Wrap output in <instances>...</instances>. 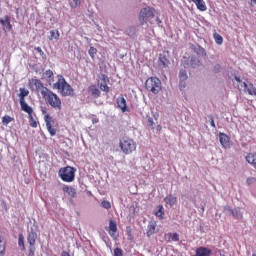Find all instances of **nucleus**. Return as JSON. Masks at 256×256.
<instances>
[{
  "instance_id": "1",
  "label": "nucleus",
  "mask_w": 256,
  "mask_h": 256,
  "mask_svg": "<svg viewBox=\"0 0 256 256\" xmlns=\"http://www.w3.org/2000/svg\"><path fill=\"white\" fill-rule=\"evenodd\" d=\"M42 99H44L45 103L55 111H61L63 109V102L61 101V98L57 93L51 91V89L42 96Z\"/></svg>"
},
{
  "instance_id": "2",
  "label": "nucleus",
  "mask_w": 256,
  "mask_h": 256,
  "mask_svg": "<svg viewBox=\"0 0 256 256\" xmlns=\"http://www.w3.org/2000/svg\"><path fill=\"white\" fill-rule=\"evenodd\" d=\"M54 89H57L62 97H73L75 95V90L63 76H60L58 81L54 83Z\"/></svg>"
},
{
  "instance_id": "3",
  "label": "nucleus",
  "mask_w": 256,
  "mask_h": 256,
  "mask_svg": "<svg viewBox=\"0 0 256 256\" xmlns=\"http://www.w3.org/2000/svg\"><path fill=\"white\" fill-rule=\"evenodd\" d=\"M41 113L44 116V121L46 123V129L51 137H55L57 135V125L55 124V119L49 111H47V107H41Z\"/></svg>"
},
{
  "instance_id": "4",
  "label": "nucleus",
  "mask_w": 256,
  "mask_h": 256,
  "mask_svg": "<svg viewBox=\"0 0 256 256\" xmlns=\"http://www.w3.org/2000/svg\"><path fill=\"white\" fill-rule=\"evenodd\" d=\"M119 147L124 155H131L137 151V142L133 138L123 137L119 142Z\"/></svg>"
},
{
  "instance_id": "5",
  "label": "nucleus",
  "mask_w": 256,
  "mask_h": 256,
  "mask_svg": "<svg viewBox=\"0 0 256 256\" xmlns=\"http://www.w3.org/2000/svg\"><path fill=\"white\" fill-rule=\"evenodd\" d=\"M75 171L77 170L74 167L66 166L60 168L58 175L65 183H73L75 181Z\"/></svg>"
},
{
  "instance_id": "6",
  "label": "nucleus",
  "mask_w": 256,
  "mask_h": 256,
  "mask_svg": "<svg viewBox=\"0 0 256 256\" xmlns=\"http://www.w3.org/2000/svg\"><path fill=\"white\" fill-rule=\"evenodd\" d=\"M145 87L147 91H150L153 95H157L161 91V80L157 77H150L146 80Z\"/></svg>"
},
{
  "instance_id": "7",
  "label": "nucleus",
  "mask_w": 256,
  "mask_h": 256,
  "mask_svg": "<svg viewBox=\"0 0 256 256\" xmlns=\"http://www.w3.org/2000/svg\"><path fill=\"white\" fill-rule=\"evenodd\" d=\"M235 81L239 83L238 89L241 91L243 89L244 93H248V95H251L252 97H256V87L251 82H243L241 78L238 76L234 77Z\"/></svg>"
},
{
  "instance_id": "8",
  "label": "nucleus",
  "mask_w": 256,
  "mask_h": 256,
  "mask_svg": "<svg viewBox=\"0 0 256 256\" xmlns=\"http://www.w3.org/2000/svg\"><path fill=\"white\" fill-rule=\"evenodd\" d=\"M154 17H155V8L146 7L140 11L138 19L141 25H145V23L149 21V19H153Z\"/></svg>"
},
{
  "instance_id": "9",
  "label": "nucleus",
  "mask_w": 256,
  "mask_h": 256,
  "mask_svg": "<svg viewBox=\"0 0 256 256\" xmlns=\"http://www.w3.org/2000/svg\"><path fill=\"white\" fill-rule=\"evenodd\" d=\"M19 92L20 93L18 94V97L21 106V111L31 108V106H29V104L25 102V97L29 96V91L27 90V88H20Z\"/></svg>"
},
{
  "instance_id": "10",
  "label": "nucleus",
  "mask_w": 256,
  "mask_h": 256,
  "mask_svg": "<svg viewBox=\"0 0 256 256\" xmlns=\"http://www.w3.org/2000/svg\"><path fill=\"white\" fill-rule=\"evenodd\" d=\"M30 83L32 85H34L37 93H40L41 96L43 97L46 92L49 90V88L45 87V85H43V82L40 79H31Z\"/></svg>"
},
{
  "instance_id": "11",
  "label": "nucleus",
  "mask_w": 256,
  "mask_h": 256,
  "mask_svg": "<svg viewBox=\"0 0 256 256\" xmlns=\"http://www.w3.org/2000/svg\"><path fill=\"white\" fill-rule=\"evenodd\" d=\"M101 81V83H98L100 90L104 93H109V91H111V89L109 88V77H107V75L105 74H102Z\"/></svg>"
},
{
  "instance_id": "12",
  "label": "nucleus",
  "mask_w": 256,
  "mask_h": 256,
  "mask_svg": "<svg viewBox=\"0 0 256 256\" xmlns=\"http://www.w3.org/2000/svg\"><path fill=\"white\" fill-rule=\"evenodd\" d=\"M219 141L224 149L231 147V138L223 132L219 133Z\"/></svg>"
},
{
  "instance_id": "13",
  "label": "nucleus",
  "mask_w": 256,
  "mask_h": 256,
  "mask_svg": "<svg viewBox=\"0 0 256 256\" xmlns=\"http://www.w3.org/2000/svg\"><path fill=\"white\" fill-rule=\"evenodd\" d=\"M24 113H27L28 119L30 121V127H33L34 129H37V125H39V122L33 118V108L30 107L27 110H22Z\"/></svg>"
},
{
  "instance_id": "14",
  "label": "nucleus",
  "mask_w": 256,
  "mask_h": 256,
  "mask_svg": "<svg viewBox=\"0 0 256 256\" xmlns=\"http://www.w3.org/2000/svg\"><path fill=\"white\" fill-rule=\"evenodd\" d=\"M0 23L3 26V31L5 33H9L13 29V26L11 25V18L9 16H5L4 19H0Z\"/></svg>"
},
{
  "instance_id": "15",
  "label": "nucleus",
  "mask_w": 256,
  "mask_h": 256,
  "mask_svg": "<svg viewBox=\"0 0 256 256\" xmlns=\"http://www.w3.org/2000/svg\"><path fill=\"white\" fill-rule=\"evenodd\" d=\"M117 105H118L119 109H121L122 113L129 112V108L127 107V100H125L124 97H120L117 100Z\"/></svg>"
},
{
  "instance_id": "16",
  "label": "nucleus",
  "mask_w": 256,
  "mask_h": 256,
  "mask_svg": "<svg viewBox=\"0 0 256 256\" xmlns=\"http://www.w3.org/2000/svg\"><path fill=\"white\" fill-rule=\"evenodd\" d=\"M159 230H157V222H150L148 224V230L146 232L147 237H151L152 235H155Z\"/></svg>"
},
{
  "instance_id": "17",
  "label": "nucleus",
  "mask_w": 256,
  "mask_h": 256,
  "mask_svg": "<svg viewBox=\"0 0 256 256\" xmlns=\"http://www.w3.org/2000/svg\"><path fill=\"white\" fill-rule=\"evenodd\" d=\"M115 233H117V222L114 220L109 221V235L111 237H115Z\"/></svg>"
},
{
  "instance_id": "18",
  "label": "nucleus",
  "mask_w": 256,
  "mask_h": 256,
  "mask_svg": "<svg viewBox=\"0 0 256 256\" xmlns=\"http://www.w3.org/2000/svg\"><path fill=\"white\" fill-rule=\"evenodd\" d=\"M165 241L171 243V241H179V234L177 233H167L164 235Z\"/></svg>"
},
{
  "instance_id": "19",
  "label": "nucleus",
  "mask_w": 256,
  "mask_h": 256,
  "mask_svg": "<svg viewBox=\"0 0 256 256\" xmlns=\"http://www.w3.org/2000/svg\"><path fill=\"white\" fill-rule=\"evenodd\" d=\"M189 59L190 62L188 63V65L192 67V69H195V67H199V65H201V61L199 60V58H197V56H190Z\"/></svg>"
},
{
  "instance_id": "20",
  "label": "nucleus",
  "mask_w": 256,
  "mask_h": 256,
  "mask_svg": "<svg viewBox=\"0 0 256 256\" xmlns=\"http://www.w3.org/2000/svg\"><path fill=\"white\" fill-rule=\"evenodd\" d=\"M27 241L29 245H35V243H37V232H29L27 236Z\"/></svg>"
},
{
  "instance_id": "21",
  "label": "nucleus",
  "mask_w": 256,
  "mask_h": 256,
  "mask_svg": "<svg viewBox=\"0 0 256 256\" xmlns=\"http://www.w3.org/2000/svg\"><path fill=\"white\" fill-rule=\"evenodd\" d=\"M246 161L247 163H249L250 165H252V167H254V169H256V153H249L246 156Z\"/></svg>"
},
{
  "instance_id": "22",
  "label": "nucleus",
  "mask_w": 256,
  "mask_h": 256,
  "mask_svg": "<svg viewBox=\"0 0 256 256\" xmlns=\"http://www.w3.org/2000/svg\"><path fill=\"white\" fill-rule=\"evenodd\" d=\"M164 201L167 205H170V207H173V205H175V203H177V197L169 194L164 198Z\"/></svg>"
},
{
  "instance_id": "23",
  "label": "nucleus",
  "mask_w": 256,
  "mask_h": 256,
  "mask_svg": "<svg viewBox=\"0 0 256 256\" xmlns=\"http://www.w3.org/2000/svg\"><path fill=\"white\" fill-rule=\"evenodd\" d=\"M64 193H67L70 197H77V191L73 187H69L68 185L63 187Z\"/></svg>"
},
{
  "instance_id": "24",
  "label": "nucleus",
  "mask_w": 256,
  "mask_h": 256,
  "mask_svg": "<svg viewBox=\"0 0 256 256\" xmlns=\"http://www.w3.org/2000/svg\"><path fill=\"white\" fill-rule=\"evenodd\" d=\"M89 90L92 93V97H94L95 99L101 97V90H99V88H97L95 85L90 86Z\"/></svg>"
},
{
  "instance_id": "25",
  "label": "nucleus",
  "mask_w": 256,
  "mask_h": 256,
  "mask_svg": "<svg viewBox=\"0 0 256 256\" xmlns=\"http://www.w3.org/2000/svg\"><path fill=\"white\" fill-rule=\"evenodd\" d=\"M59 37H61V34L59 33V30H51L50 31V36L48 37L49 41H53V39H55V41H59Z\"/></svg>"
},
{
  "instance_id": "26",
  "label": "nucleus",
  "mask_w": 256,
  "mask_h": 256,
  "mask_svg": "<svg viewBox=\"0 0 256 256\" xmlns=\"http://www.w3.org/2000/svg\"><path fill=\"white\" fill-rule=\"evenodd\" d=\"M194 4L196 5V7L199 11H205L207 9V5L205 4V0H196L194 2Z\"/></svg>"
},
{
  "instance_id": "27",
  "label": "nucleus",
  "mask_w": 256,
  "mask_h": 256,
  "mask_svg": "<svg viewBox=\"0 0 256 256\" xmlns=\"http://www.w3.org/2000/svg\"><path fill=\"white\" fill-rule=\"evenodd\" d=\"M194 52H196V54L199 55L200 57H205L207 55V52H205V48L201 46H195Z\"/></svg>"
},
{
  "instance_id": "28",
  "label": "nucleus",
  "mask_w": 256,
  "mask_h": 256,
  "mask_svg": "<svg viewBox=\"0 0 256 256\" xmlns=\"http://www.w3.org/2000/svg\"><path fill=\"white\" fill-rule=\"evenodd\" d=\"M169 59L167 57L160 55L159 57V65L162 67H169Z\"/></svg>"
},
{
  "instance_id": "29",
  "label": "nucleus",
  "mask_w": 256,
  "mask_h": 256,
  "mask_svg": "<svg viewBox=\"0 0 256 256\" xmlns=\"http://www.w3.org/2000/svg\"><path fill=\"white\" fill-rule=\"evenodd\" d=\"M155 215L156 217H159V219H163V215H165L163 205L158 206V211L155 212Z\"/></svg>"
},
{
  "instance_id": "30",
  "label": "nucleus",
  "mask_w": 256,
  "mask_h": 256,
  "mask_svg": "<svg viewBox=\"0 0 256 256\" xmlns=\"http://www.w3.org/2000/svg\"><path fill=\"white\" fill-rule=\"evenodd\" d=\"M18 245L22 247V251H25V238H23V234H20L18 237Z\"/></svg>"
},
{
  "instance_id": "31",
  "label": "nucleus",
  "mask_w": 256,
  "mask_h": 256,
  "mask_svg": "<svg viewBox=\"0 0 256 256\" xmlns=\"http://www.w3.org/2000/svg\"><path fill=\"white\" fill-rule=\"evenodd\" d=\"M179 79H180V81H187V79H188L187 70H180Z\"/></svg>"
},
{
  "instance_id": "32",
  "label": "nucleus",
  "mask_w": 256,
  "mask_h": 256,
  "mask_svg": "<svg viewBox=\"0 0 256 256\" xmlns=\"http://www.w3.org/2000/svg\"><path fill=\"white\" fill-rule=\"evenodd\" d=\"M44 75H45L46 79H48V81H53V79L55 77L52 70H46Z\"/></svg>"
},
{
  "instance_id": "33",
  "label": "nucleus",
  "mask_w": 256,
  "mask_h": 256,
  "mask_svg": "<svg viewBox=\"0 0 256 256\" xmlns=\"http://www.w3.org/2000/svg\"><path fill=\"white\" fill-rule=\"evenodd\" d=\"M214 39L217 43V45H223V36H221V34H214Z\"/></svg>"
},
{
  "instance_id": "34",
  "label": "nucleus",
  "mask_w": 256,
  "mask_h": 256,
  "mask_svg": "<svg viewBox=\"0 0 256 256\" xmlns=\"http://www.w3.org/2000/svg\"><path fill=\"white\" fill-rule=\"evenodd\" d=\"M11 121H13V118L9 115H5L4 117H2L3 125H9V123H11Z\"/></svg>"
},
{
  "instance_id": "35",
  "label": "nucleus",
  "mask_w": 256,
  "mask_h": 256,
  "mask_svg": "<svg viewBox=\"0 0 256 256\" xmlns=\"http://www.w3.org/2000/svg\"><path fill=\"white\" fill-rule=\"evenodd\" d=\"M79 5H81V0H71L70 2V6L72 7V9H77Z\"/></svg>"
},
{
  "instance_id": "36",
  "label": "nucleus",
  "mask_w": 256,
  "mask_h": 256,
  "mask_svg": "<svg viewBox=\"0 0 256 256\" xmlns=\"http://www.w3.org/2000/svg\"><path fill=\"white\" fill-rule=\"evenodd\" d=\"M231 213L233 217H242L241 208H235L234 210H231Z\"/></svg>"
},
{
  "instance_id": "37",
  "label": "nucleus",
  "mask_w": 256,
  "mask_h": 256,
  "mask_svg": "<svg viewBox=\"0 0 256 256\" xmlns=\"http://www.w3.org/2000/svg\"><path fill=\"white\" fill-rule=\"evenodd\" d=\"M88 53L92 59L97 55V48L91 46L90 49L88 50Z\"/></svg>"
},
{
  "instance_id": "38",
  "label": "nucleus",
  "mask_w": 256,
  "mask_h": 256,
  "mask_svg": "<svg viewBox=\"0 0 256 256\" xmlns=\"http://www.w3.org/2000/svg\"><path fill=\"white\" fill-rule=\"evenodd\" d=\"M101 206L104 208V209H111V202L107 201V200H103L101 202Z\"/></svg>"
},
{
  "instance_id": "39",
  "label": "nucleus",
  "mask_w": 256,
  "mask_h": 256,
  "mask_svg": "<svg viewBox=\"0 0 256 256\" xmlns=\"http://www.w3.org/2000/svg\"><path fill=\"white\" fill-rule=\"evenodd\" d=\"M35 255V244H29V252L28 256H34Z\"/></svg>"
},
{
  "instance_id": "40",
  "label": "nucleus",
  "mask_w": 256,
  "mask_h": 256,
  "mask_svg": "<svg viewBox=\"0 0 256 256\" xmlns=\"http://www.w3.org/2000/svg\"><path fill=\"white\" fill-rule=\"evenodd\" d=\"M147 123H148L149 127H151L152 129H155V122L153 121V118L149 117L147 119Z\"/></svg>"
},
{
  "instance_id": "41",
  "label": "nucleus",
  "mask_w": 256,
  "mask_h": 256,
  "mask_svg": "<svg viewBox=\"0 0 256 256\" xmlns=\"http://www.w3.org/2000/svg\"><path fill=\"white\" fill-rule=\"evenodd\" d=\"M256 182V178L255 177H248L246 180V184L247 185H253V183Z\"/></svg>"
},
{
  "instance_id": "42",
  "label": "nucleus",
  "mask_w": 256,
  "mask_h": 256,
  "mask_svg": "<svg viewBox=\"0 0 256 256\" xmlns=\"http://www.w3.org/2000/svg\"><path fill=\"white\" fill-rule=\"evenodd\" d=\"M114 256H123V250H121V248H115Z\"/></svg>"
},
{
  "instance_id": "43",
  "label": "nucleus",
  "mask_w": 256,
  "mask_h": 256,
  "mask_svg": "<svg viewBox=\"0 0 256 256\" xmlns=\"http://www.w3.org/2000/svg\"><path fill=\"white\" fill-rule=\"evenodd\" d=\"M135 33V27H129L127 29V34L131 37Z\"/></svg>"
},
{
  "instance_id": "44",
  "label": "nucleus",
  "mask_w": 256,
  "mask_h": 256,
  "mask_svg": "<svg viewBox=\"0 0 256 256\" xmlns=\"http://www.w3.org/2000/svg\"><path fill=\"white\" fill-rule=\"evenodd\" d=\"M214 73H220L221 72V65L216 64L213 68Z\"/></svg>"
},
{
  "instance_id": "45",
  "label": "nucleus",
  "mask_w": 256,
  "mask_h": 256,
  "mask_svg": "<svg viewBox=\"0 0 256 256\" xmlns=\"http://www.w3.org/2000/svg\"><path fill=\"white\" fill-rule=\"evenodd\" d=\"M185 87H186L185 80H180V83H179L180 91H183Z\"/></svg>"
},
{
  "instance_id": "46",
  "label": "nucleus",
  "mask_w": 256,
  "mask_h": 256,
  "mask_svg": "<svg viewBox=\"0 0 256 256\" xmlns=\"http://www.w3.org/2000/svg\"><path fill=\"white\" fill-rule=\"evenodd\" d=\"M35 51H37V53H39V55L41 57H43V55H45V52H43V49H41V47H36Z\"/></svg>"
},
{
  "instance_id": "47",
  "label": "nucleus",
  "mask_w": 256,
  "mask_h": 256,
  "mask_svg": "<svg viewBox=\"0 0 256 256\" xmlns=\"http://www.w3.org/2000/svg\"><path fill=\"white\" fill-rule=\"evenodd\" d=\"M126 233L129 237H132V234H131V227H127L126 228Z\"/></svg>"
},
{
  "instance_id": "48",
  "label": "nucleus",
  "mask_w": 256,
  "mask_h": 256,
  "mask_svg": "<svg viewBox=\"0 0 256 256\" xmlns=\"http://www.w3.org/2000/svg\"><path fill=\"white\" fill-rule=\"evenodd\" d=\"M210 125H211V127H213L214 129L217 127V126L215 125V120H214L213 118H211Z\"/></svg>"
},
{
  "instance_id": "49",
  "label": "nucleus",
  "mask_w": 256,
  "mask_h": 256,
  "mask_svg": "<svg viewBox=\"0 0 256 256\" xmlns=\"http://www.w3.org/2000/svg\"><path fill=\"white\" fill-rule=\"evenodd\" d=\"M154 118L157 120L159 119V113L154 114Z\"/></svg>"
},
{
  "instance_id": "50",
  "label": "nucleus",
  "mask_w": 256,
  "mask_h": 256,
  "mask_svg": "<svg viewBox=\"0 0 256 256\" xmlns=\"http://www.w3.org/2000/svg\"><path fill=\"white\" fill-rule=\"evenodd\" d=\"M189 3H195L197 0H188Z\"/></svg>"
},
{
  "instance_id": "51",
  "label": "nucleus",
  "mask_w": 256,
  "mask_h": 256,
  "mask_svg": "<svg viewBox=\"0 0 256 256\" xmlns=\"http://www.w3.org/2000/svg\"><path fill=\"white\" fill-rule=\"evenodd\" d=\"M252 3H254V5H256V0H252Z\"/></svg>"
},
{
  "instance_id": "52",
  "label": "nucleus",
  "mask_w": 256,
  "mask_h": 256,
  "mask_svg": "<svg viewBox=\"0 0 256 256\" xmlns=\"http://www.w3.org/2000/svg\"><path fill=\"white\" fill-rule=\"evenodd\" d=\"M252 256H256V254L254 253V254H252Z\"/></svg>"
},
{
  "instance_id": "53",
  "label": "nucleus",
  "mask_w": 256,
  "mask_h": 256,
  "mask_svg": "<svg viewBox=\"0 0 256 256\" xmlns=\"http://www.w3.org/2000/svg\"><path fill=\"white\" fill-rule=\"evenodd\" d=\"M161 128V126H158V129H160Z\"/></svg>"
},
{
  "instance_id": "54",
  "label": "nucleus",
  "mask_w": 256,
  "mask_h": 256,
  "mask_svg": "<svg viewBox=\"0 0 256 256\" xmlns=\"http://www.w3.org/2000/svg\"><path fill=\"white\" fill-rule=\"evenodd\" d=\"M161 128V126H158V129H160Z\"/></svg>"
},
{
  "instance_id": "55",
  "label": "nucleus",
  "mask_w": 256,
  "mask_h": 256,
  "mask_svg": "<svg viewBox=\"0 0 256 256\" xmlns=\"http://www.w3.org/2000/svg\"><path fill=\"white\" fill-rule=\"evenodd\" d=\"M0 87H1V81H0Z\"/></svg>"
}]
</instances>
